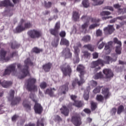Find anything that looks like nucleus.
Instances as JSON below:
<instances>
[{
  "mask_svg": "<svg viewBox=\"0 0 126 126\" xmlns=\"http://www.w3.org/2000/svg\"><path fill=\"white\" fill-rule=\"evenodd\" d=\"M102 94L104 95L106 98H107L108 96L110 95V93H109V89L105 87H102Z\"/></svg>",
  "mask_w": 126,
  "mask_h": 126,
  "instance_id": "aec40b11",
  "label": "nucleus"
},
{
  "mask_svg": "<svg viewBox=\"0 0 126 126\" xmlns=\"http://www.w3.org/2000/svg\"><path fill=\"white\" fill-rule=\"evenodd\" d=\"M103 73H104L107 78H109L110 77H113V72L110 69H105L103 70Z\"/></svg>",
  "mask_w": 126,
  "mask_h": 126,
  "instance_id": "4468645a",
  "label": "nucleus"
},
{
  "mask_svg": "<svg viewBox=\"0 0 126 126\" xmlns=\"http://www.w3.org/2000/svg\"><path fill=\"white\" fill-rule=\"evenodd\" d=\"M91 109L92 110H93V111H94V110H95V109L97 108V103L93 101L91 102Z\"/></svg>",
  "mask_w": 126,
  "mask_h": 126,
  "instance_id": "c756f323",
  "label": "nucleus"
},
{
  "mask_svg": "<svg viewBox=\"0 0 126 126\" xmlns=\"http://www.w3.org/2000/svg\"><path fill=\"white\" fill-rule=\"evenodd\" d=\"M95 27H97V25L94 24V25H92L89 27L90 29H94Z\"/></svg>",
  "mask_w": 126,
  "mask_h": 126,
  "instance_id": "4d7b16f0",
  "label": "nucleus"
},
{
  "mask_svg": "<svg viewBox=\"0 0 126 126\" xmlns=\"http://www.w3.org/2000/svg\"><path fill=\"white\" fill-rule=\"evenodd\" d=\"M104 60H105L106 63H110V62H115L114 60H113L109 56H106L104 58Z\"/></svg>",
  "mask_w": 126,
  "mask_h": 126,
  "instance_id": "cd10ccee",
  "label": "nucleus"
},
{
  "mask_svg": "<svg viewBox=\"0 0 126 126\" xmlns=\"http://www.w3.org/2000/svg\"><path fill=\"white\" fill-rule=\"evenodd\" d=\"M112 16L103 17L102 18L103 20H106V19H109V18H112Z\"/></svg>",
  "mask_w": 126,
  "mask_h": 126,
  "instance_id": "680f3d73",
  "label": "nucleus"
},
{
  "mask_svg": "<svg viewBox=\"0 0 126 126\" xmlns=\"http://www.w3.org/2000/svg\"><path fill=\"white\" fill-rule=\"evenodd\" d=\"M11 48H12V49H16V46L14 45V44L12 43Z\"/></svg>",
  "mask_w": 126,
  "mask_h": 126,
  "instance_id": "774afa93",
  "label": "nucleus"
},
{
  "mask_svg": "<svg viewBox=\"0 0 126 126\" xmlns=\"http://www.w3.org/2000/svg\"><path fill=\"white\" fill-rule=\"evenodd\" d=\"M11 84H12V82H7L4 81V82H2L1 85L4 88H7V87H8V86H10Z\"/></svg>",
  "mask_w": 126,
  "mask_h": 126,
  "instance_id": "412c9836",
  "label": "nucleus"
},
{
  "mask_svg": "<svg viewBox=\"0 0 126 126\" xmlns=\"http://www.w3.org/2000/svg\"><path fill=\"white\" fill-rule=\"evenodd\" d=\"M40 87L42 89H45V88L47 87V84L45 82H43L41 84H40Z\"/></svg>",
  "mask_w": 126,
  "mask_h": 126,
  "instance_id": "c03bdc74",
  "label": "nucleus"
},
{
  "mask_svg": "<svg viewBox=\"0 0 126 126\" xmlns=\"http://www.w3.org/2000/svg\"><path fill=\"white\" fill-rule=\"evenodd\" d=\"M14 96V91H10V94H9V96H8V99L9 101H11V99L13 98Z\"/></svg>",
  "mask_w": 126,
  "mask_h": 126,
  "instance_id": "c85d7f7f",
  "label": "nucleus"
},
{
  "mask_svg": "<svg viewBox=\"0 0 126 126\" xmlns=\"http://www.w3.org/2000/svg\"><path fill=\"white\" fill-rule=\"evenodd\" d=\"M119 63L120 64H126V62H124L121 61H119Z\"/></svg>",
  "mask_w": 126,
  "mask_h": 126,
  "instance_id": "338daca9",
  "label": "nucleus"
},
{
  "mask_svg": "<svg viewBox=\"0 0 126 126\" xmlns=\"http://www.w3.org/2000/svg\"><path fill=\"white\" fill-rule=\"evenodd\" d=\"M54 91H56V90L55 89H47L46 90V94H49L50 96H53V94L54 93Z\"/></svg>",
  "mask_w": 126,
  "mask_h": 126,
  "instance_id": "a878e982",
  "label": "nucleus"
},
{
  "mask_svg": "<svg viewBox=\"0 0 126 126\" xmlns=\"http://www.w3.org/2000/svg\"><path fill=\"white\" fill-rule=\"evenodd\" d=\"M114 43L118 44V45H119V46L116 47V52L117 54H118V55H120L121 53H122L121 52L122 48L121 47H122V42L119 40H118V38H115L114 39Z\"/></svg>",
  "mask_w": 126,
  "mask_h": 126,
  "instance_id": "0eeeda50",
  "label": "nucleus"
},
{
  "mask_svg": "<svg viewBox=\"0 0 126 126\" xmlns=\"http://www.w3.org/2000/svg\"><path fill=\"white\" fill-rule=\"evenodd\" d=\"M93 58L94 59H97L98 57H99V54L97 53L94 52L93 54Z\"/></svg>",
  "mask_w": 126,
  "mask_h": 126,
  "instance_id": "3c124183",
  "label": "nucleus"
},
{
  "mask_svg": "<svg viewBox=\"0 0 126 126\" xmlns=\"http://www.w3.org/2000/svg\"><path fill=\"white\" fill-rule=\"evenodd\" d=\"M82 4L84 7H88V6H89V2L88 1V0H83Z\"/></svg>",
  "mask_w": 126,
  "mask_h": 126,
  "instance_id": "7c9ffc66",
  "label": "nucleus"
},
{
  "mask_svg": "<svg viewBox=\"0 0 126 126\" xmlns=\"http://www.w3.org/2000/svg\"><path fill=\"white\" fill-rule=\"evenodd\" d=\"M36 83V79L30 78L28 80V89L30 91H37V86L34 85Z\"/></svg>",
  "mask_w": 126,
  "mask_h": 126,
  "instance_id": "20e7f679",
  "label": "nucleus"
},
{
  "mask_svg": "<svg viewBox=\"0 0 126 126\" xmlns=\"http://www.w3.org/2000/svg\"><path fill=\"white\" fill-rule=\"evenodd\" d=\"M101 77H102V73L99 72V73L96 74L94 76V79H98L99 78H101Z\"/></svg>",
  "mask_w": 126,
  "mask_h": 126,
  "instance_id": "4c0bfd02",
  "label": "nucleus"
},
{
  "mask_svg": "<svg viewBox=\"0 0 126 126\" xmlns=\"http://www.w3.org/2000/svg\"><path fill=\"white\" fill-rule=\"evenodd\" d=\"M72 123L75 126H79L81 125V119L80 118V116L79 115H74L72 117Z\"/></svg>",
  "mask_w": 126,
  "mask_h": 126,
  "instance_id": "39448f33",
  "label": "nucleus"
},
{
  "mask_svg": "<svg viewBox=\"0 0 126 126\" xmlns=\"http://www.w3.org/2000/svg\"><path fill=\"white\" fill-rule=\"evenodd\" d=\"M89 20H91L92 22H99L100 21L99 19L96 20L94 18H90Z\"/></svg>",
  "mask_w": 126,
  "mask_h": 126,
  "instance_id": "8fccbe9b",
  "label": "nucleus"
},
{
  "mask_svg": "<svg viewBox=\"0 0 126 126\" xmlns=\"http://www.w3.org/2000/svg\"><path fill=\"white\" fill-rule=\"evenodd\" d=\"M62 114L64 115V116H68V113H69V111L68 109L66 108V106H63L62 108L60 109Z\"/></svg>",
  "mask_w": 126,
  "mask_h": 126,
  "instance_id": "2eb2a0df",
  "label": "nucleus"
},
{
  "mask_svg": "<svg viewBox=\"0 0 126 126\" xmlns=\"http://www.w3.org/2000/svg\"><path fill=\"white\" fill-rule=\"evenodd\" d=\"M61 70L63 71L64 75H66L67 73L71 72V68L69 66H67V68H64L63 67H61Z\"/></svg>",
  "mask_w": 126,
  "mask_h": 126,
  "instance_id": "f3484780",
  "label": "nucleus"
},
{
  "mask_svg": "<svg viewBox=\"0 0 126 126\" xmlns=\"http://www.w3.org/2000/svg\"><path fill=\"white\" fill-rule=\"evenodd\" d=\"M84 56L85 57H90V53H88L87 51H85L83 52Z\"/></svg>",
  "mask_w": 126,
  "mask_h": 126,
  "instance_id": "864d4df0",
  "label": "nucleus"
},
{
  "mask_svg": "<svg viewBox=\"0 0 126 126\" xmlns=\"http://www.w3.org/2000/svg\"><path fill=\"white\" fill-rule=\"evenodd\" d=\"M61 37H65V32L62 31L60 33Z\"/></svg>",
  "mask_w": 126,
  "mask_h": 126,
  "instance_id": "603ef678",
  "label": "nucleus"
},
{
  "mask_svg": "<svg viewBox=\"0 0 126 126\" xmlns=\"http://www.w3.org/2000/svg\"><path fill=\"white\" fill-rule=\"evenodd\" d=\"M44 126V124H43L42 122H39V121H37V126Z\"/></svg>",
  "mask_w": 126,
  "mask_h": 126,
  "instance_id": "052dcab7",
  "label": "nucleus"
},
{
  "mask_svg": "<svg viewBox=\"0 0 126 126\" xmlns=\"http://www.w3.org/2000/svg\"><path fill=\"white\" fill-rule=\"evenodd\" d=\"M105 9H109V10H111V11H113V10H114V9L113 8V7H110V6L105 7Z\"/></svg>",
  "mask_w": 126,
  "mask_h": 126,
  "instance_id": "bf43d9fd",
  "label": "nucleus"
},
{
  "mask_svg": "<svg viewBox=\"0 0 126 126\" xmlns=\"http://www.w3.org/2000/svg\"><path fill=\"white\" fill-rule=\"evenodd\" d=\"M84 66L82 65H79L77 67V70L80 72L81 75H83V74L85 73V72H84Z\"/></svg>",
  "mask_w": 126,
  "mask_h": 126,
  "instance_id": "6ab92c4d",
  "label": "nucleus"
},
{
  "mask_svg": "<svg viewBox=\"0 0 126 126\" xmlns=\"http://www.w3.org/2000/svg\"><path fill=\"white\" fill-rule=\"evenodd\" d=\"M100 90H101V87H97L94 90V93L97 94V93L100 92Z\"/></svg>",
  "mask_w": 126,
  "mask_h": 126,
  "instance_id": "37998d69",
  "label": "nucleus"
},
{
  "mask_svg": "<svg viewBox=\"0 0 126 126\" xmlns=\"http://www.w3.org/2000/svg\"><path fill=\"white\" fill-rule=\"evenodd\" d=\"M60 28H61V23L58 22L55 25V29L58 31Z\"/></svg>",
  "mask_w": 126,
  "mask_h": 126,
  "instance_id": "79ce46f5",
  "label": "nucleus"
},
{
  "mask_svg": "<svg viewBox=\"0 0 126 126\" xmlns=\"http://www.w3.org/2000/svg\"><path fill=\"white\" fill-rule=\"evenodd\" d=\"M71 99H72V100H73V101H74V106H75L76 107H77L78 108H80V107H82V105H83V104L82 103V102H81V101H75V99H76V96L71 95Z\"/></svg>",
  "mask_w": 126,
  "mask_h": 126,
  "instance_id": "9b49d317",
  "label": "nucleus"
},
{
  "mask_svg": "<svg viewBox=\"0 0 126 126\" xmlns=\"http://www.w3.org/2000/svg\"><path fill=\"white\" fill-rule=\"evenodd\" d=\"M75 55L77 58V61L75 62V63L79 62V59L78 58V54H79V49L78 48H75Z\"/></svg>",
  "mask_w": 126,
  "mask_h": 126,
  "instance_id": "b1692460",
  "label": "nucleus"
},
{
  "mask_svg": "<svg viewBox=\"0 0 126 126\" xmlns=\"http://www.w3.org/2000/svg\"><path fill=\"white\" fill-rule=\"evenodd\" d=\"M112 44L113 42L110 41L108 43L107 45H105L104 51H106L105 53H106V54H110V53L111 52V50L110 49V48L112 47Z\"/></svg>",
  "mask_w": 126,
  "mask_h": 126,
  "instance_id": "dca6fc26",
  "label": "nucleus"
},
{
  "mask_svg": "<svg viewBox=\"0 0 126 126\" xmlns=\"http://www.w3.org/2000/svg\"><path fill=\"white\" fill-rule=\"evenodd\" d=\"M92 0L94 2V3L93 4L94 5H98L99 4H102V3L104 2V0H102L99 2H97V0Z\"/></svg>",
  "mask_w": 126,
  "mask_h": 126,
  "instance_id": "f704fd0d",
  "label": "nucleus"
},
{
  "mask_svg": "<svg viewBox=\"0 0 126 126\" xmlns=\"http://www.w3.org/2000/svg\"><path fill=\"white\" fill-rule=\"evenodd\" d=\"M111 14V12L109 11H102L100 15H102V16H105V15H110Z\"/></svg>",
  "mask_w": 126,
  "mask_h": 126,
  "instance_id": "ea45409f",
  "label": "nucleus"
},
{
  "mask_svg": "<svg viewBox=\"0 0 126 126\" xmlns=\"http://www.w3.org/2000/svg\"><path fill=\"white\" fill-rule=\"evenodd\" d=\"M0 6H13V5L10 3L9 0H4L0 2Z\"/></svg>",
  "mask_w": 126,
  "mask_h": 126,
  "instance_id": "ddd939ff",
  "label": "nucleus"
},
{
  "mask_svg": "<svg viewBox=\"0 0 126 126\" xmlns=\"http://www.w3.org/2000/svg\"><path fill=\"white\" fill-rule=\"evenodd\" d=\"M88 25H89V23L87 22L84 23L83 25H82L81 29H83V30H86V28L88 27Z\"/></svg>",
  "mask_w": 126,
  "mask_h": 126,
  "instance_id": "58836bf2",
  "label": "nucleus"
},
{
  "mask_svg": "<svg viewBox=\"0 0 126 126\" xmlns=\"http://www.w3.org/2000/svg\"><path fill=\"white\" fill-rule=\"evenodd\" d=\"M91 39V37H90V36L87 35L86 36H84L82 38V41H84V42H89Z\"/></svg>",
  "mask_w": 126,
  "mask_h": 126,
  "instance_id": "473e14b6",
  "label": "nucleus"
},
{
  "mask_svg": "<svg viewBox=\"0 0 126 126\" xmlns=\"http://www.w3.org/2000/svg\"><path fill=\"white\" fill-rule=\"evenodd\" d=\"M30 98L32 99V101L35 102V104L34 107V110L36 114H41L43 111V107L41 106V104L37 103L36 101L34 99L35 96L33 94L30 95Z\"/></svg>",
  "mask_w": 126,
  "mask_h": 126,
  "instance_id": "f03ea898",
  "label": "nucleus"
},
{
  "mask_svg": "<svg viewBox=\"0 0 126 126\" xmlns=\"http://www.w3.org/2000/svg\"><path fill=\"white\" fill-rule=\"evenodd\" d=\"M102 35V31L100 30H98L96 31V36H101Z\"/></svg>",
  "mask_w": 126,
  "mask_h": 126,
  "instance_id": "de8ad7c7",
  "label": "nucleus"
},
{
  "mask_svg": "<svg viewBox=\"0 0 126 126\" xmlns=\"http://www.w3.org/2000/svg\"><path fill=\"white\" fill-rule=\"evenodd\" d=\"M115 29L113 26H108L107 27L104 28V31L106 34H112L114 32Z\"/></svg>",
  "mask_w": 126,
  "mask_h": 126,
  "instance_id": "f8f14e48",
  "label": "nucleus"
},
{
  "mask_svg": "<svg viewBox=\"0 0 126 126\" xmlns=\"http://www.w3.org/2000/svg\"><path fill=\"white\" fill-rule=\"evenodd\" d=\"M33 52L34 53H36V54H38V53H40V52H42L41 49H39L38 48L35 47L32 49Z\"/></svg>",
  "mask_w": 126,
  "mask_h": 126,
  "instance_id": "a19ab883",
  "label": "nucleus"
},
{
  "mask_svg": "<svg viewBox=\"0 0 126 126\" xmlns=\"http://www.w3.org/2000/svg\"><path fill=\"white\" fill-rule=\"evenodd\" d=\"M73 18L75 21H77V20L79 19V14H78V12L75 11L73 12Z\"/></svg>",
  "mask_w": 126,
  "mask_h": 126,
  "instance_id": "5701e85b",
  "label": "nucleus"
},
{
  "mask_svg": "<svg viewBox=\"0 0 126 126\" xmlns=\"http://www.w3.org/2000/svg\"><path fill=\"white\" fill-rule=\"evenodd\" d=\"M25 63L26 65V68L23 70L22 72V76H19V78L20 79H22V78H24L26 76L29 74V71H28V65H32V63L30 61V59H28L25 61Z\"/></svg>",
  "mask_w": 126,
  "mask_h": 126,
  "instance_id": "7ed1b4c3",
  "label": "nucleus"
},
{
  "mask_svg": "<svg viewBox=\"0 0 126 126\" xmlns=\"http://www.w3.org/2000/svg\"><path fill=\"white\" fill-rule=\"evenodd\" d=\"M84 111L87 114H90L91 113V111H90V109H85L84 110Z\"/></svg>",
  "mask_w": 126,
  "mask_h": 126,
  "instance_id": "13d9d810",
  "label": "nucleus"
},
{
  "mask_svg": "<svg viewBox=\"0 0 126 126\" xmlns=\"http://www.w3.org/2000/svg\"><path fill=\"white\" fill-rule=\"evenodd\" d=\"M15 69V64H13L10 65L7 69L5 70L4 75H7V74H10L11 71H14Z\"/></svg>",
  "mask_w": 126,
  "mask_h": 126,
  "instance_id": "9d476101",
  "label": "nucleus"
},
{
  "mask_svg": "<svg viewBox=\"0 0 126 126\" xmlns=\"http://www.w3.org/2000/svg\"><path fill=\"white\" fill-rule=\"evenodd\" d=\"M51 67H52V64L51 63H48L43 65V69H44L45 71H49Z\"/></svg>",
  "mask_w": 126,
  "mask_h": 126,
  "instance_id": "4be33fe9",
  "label": "nucleus"
},
{
  "mask_svg": "<svg viewBox=\"0 0 126 126\" xmlns=\"http://www.w3.org/2000/svg\"><path fill=\"white\" fill-rule=\"evenodd\" d=\"M80 77L81 78V75H80ZM84 82H85V81H84V80H83L81 78V81H78V80L76 79L75 80V81L73 82L72 86H73V87H74V86H75L76 83H77L79 86H80L82 84H83V83H84Z\"/></svg>",
  "mask_w": 126,
  "mask_h": 126,
  "instance_id": "a211bd4d",
  "label": "nucleus"
},
{
  "mask_svg": "<svg viewBox=\"0 0 126 126\" xmlns=\"http://www.w3.org/2000/svg\"><path fill=\"white\" fill-rule=\"evenodd\" d=\"M114 7L115 8H117V9H120V7H121V5L119 4H116L114 5Z\"/></svg>",
  "mask_w": 126,
  "mask_h": 126,
  "instance_id": "6e6d98bb",
  "label": "nucleus"
},
{
  "mask_svg": "<svg viewBox=\"0 0 126 126\" xmlns=\"http://www.w3.org/2000/svg\"><path fill=\"white\" fill-rule=\"evenodd\" d=\"M23 105L26 107V108H28L29 109H30V105L28 104H25V102L23 103Z\"/></svg>",
  "mask_w": 126,
  "mask_h": 126,
  "instance_id": "0e129e2a",
  "label": "nucleus"
},
{
  "mask_svg": "<svg viewBox=\"0 0 126 126\" xmlns=\"http://www.w3.org/2000/svg\"><path fill=\"white\" fill-rule=\"evenodd\" d=\"M5 55H6V51L3 49H1L0 51V60L1 61H5V62L9 61L10 58L8 57L5 58Z\"/></svg>",
  "mask_w": 126,
  "mask_h": 126,
  "instance_id": "6e6552de",
  "label": "nucleus"
},
{
  "mask_svg": "<svg viewBox=\"0 0 126 126\" xmlns=\"http://www.w3.org/2000/svg\"><path fill=\"white\" fill-rule=\"evenodd\" d=\"M117 19H120V20H123V19H125V17H118L116 19H113V20H111L110 21V23H114L116 22V21L117 20Z\"/></svg>",
  "mask_w": 126,
  "mask_h": 126,
  "instance_id": "72a5a7b5",
  "label": "nucleus"
},
{
  "mask_svg": "<svg viewBox=\"0 0 126 126\" xmlns=\"http://www.w3.org/2000/svg\"><path fill=\"white\" fill-rule=\"evenodd\" d=\"M84 47L86 48L90 51H91V52H93V51H94V48H93L92 46H91L90 44L84 45Z\"/></svg>",
  "mask_w": 126,
  "mask_h": 126,
  "instance_id": "2f4dec72",
  "label": "nucleus"
},
{
  "mask_svg": "<svg viewBox=\"0 0 126 126\" xmlns=\"http://www.w3.org/2000/svg\"><path fill=\"white\" fill-rule=\"evenodd\" d=\"M103 99V96L101 95H98L96 96V100H97V101H102Z\"/></svg>",
  "mask_w": 126,
  "mask_h": 126,
  "instance_id": "49530a36",
  "label": "nucleus"
},
{
  "mask_svg": "<svg viewBox=\"0 0 126 126\" xmlns=\"http://www.w3.org/2000/svg\"><path fill=\"white\" fill-rule=\"evenodd\" d=\"M124 106L123 105H120L118 109V111H117V113L118 114H121V113H122V112H123V111H124Z\"/></svg>",
  "mask_w": 126,
  "mask_h": 126,
  "instance_id": "e433bc0d",
  "label": "nucleus"
},
{
  "mask_svg": "<svg viewBox=\"0 0 126 126\" xmlns=\"http://www.w3.org/2000/svg\"><path fill=\"white\" fill-rule=\"evenodd\" d=\"M51 34H52V35H54V36H57V34H58V33H59V31H57V30L56 29H50L49 30Z\"/></svg>",
  "mask_w": 126,
  "mask_h": 126,
  "instance_id": "bb28decb",
  "label": "nucleus"
},
{
  "mask_svg": "<svg viewBox=\"0 0 126 126\" xmlns=\"http://www.w3.org/2000/svg\"><path fill=\"white\" fill-rule=\"evenodd\" d=\"M91 83L93 86H97V82L94 81H91Z\"/></svg>",
  "mask_w": 126,
  "mask_h": 126,
  "instance_id": "5fc2aeb1",
  "label": "nucleus"
},
{
  "mask_svg": "<svg viewBox=\"0 0 126 126\" xmlns=\"http://www.w3.org/2000/svg\"><path fill=\"white\" fill-rule=\"evenodd\" d=\"M61 45H66V46H68L69 42L65 38H62L60 42Z\"/></svg>",
  "mask_w": 126,
  "mask_h": 126,
  "instance_id": "393cba45",
  "label": "nucleus"
},
{
  "mask_svg": "<svg viewBox=\"0 0 126 126\" xmlns=\"http://www.w3.org/2000/svg\"><path fill=\"white\" fill-rule=\"evenodd\" d=\"M117 112V109L116 108H113L112 110V113L113 114H116V112Z\"/></svg>",
  "mask_w": 126,
  "mask_h": 126,
  "instance_id": "69168bd1",
  "label": "nucleus"
},
{
  "mask_svg": "<svg viewBox=\"0 0 126 126\" xmlns=\"http://www.w3.org/2000/svg\"><path fill=\"white\" fill-rule=\"evenodd\" d=\"M84 97L85 100H88L89 98V92L88 91H86L84 94Z\"/></svg>",
  "mask_w": 126,
  "mask_h": 126,
  "instance_id": "c9c22d12",
  "label": "nucleus"
},
{
  "mask_svg": "<svg viewBox=\"0 0 126 126\" xmlns=\"http://www.w3.org/2000/svg\"><path fill=\"white\" fill-rule=\"evenodd\" d=\"M29 34L31 38H39V37H41L42 36V33L40 32H39L37 30H33L32 31H30L29 32Z\"/></svg>",
  "mask_w": 126,
  "mask_h": 126,
  "instance_id": "423d86ee",
  "label": "nucleus"
},
{
  "mask_svg": "<svg viewBox=\"0 0 126 126\" xmlns=\"http://www.w3.org/2000/svg\"><path fill=\"white\" fill-rule=\"evenodd\" d=\"M52 5V3L51 2H48V3L46 5V7H51Z\"/></svg>",
  "mask_w": 126,
  "mask_h": 126,
  "instance_id": "e2e57ef3",
  "label": "nucleus"
},
{
  "mask_svg": "<svg viewBox=\"0 0 126 126\" xmlns=\"http://www.w3.org/2000/svg\"><path fill=\"white\" fill-rule=\"evenodd\" d=\"M60 89H62L63 91V90H65V91H67V90H68V87L67 86H63V87H61Z\"/></svg>",
  "mask_w": 126,
  "mask_h": 126,
  "instance_id": "a18cd8bd",
  "label": "nucleus"
},
{
  "mask_svg": "<svg viewBox=\"0 0 126 126\" xmlns=\"http://www.w3.org/2000/svg\"><path fill=\"white\" fill-rule=\"evenodd\" d=\"M104 45L105 43L104 42H102L99 45L98 48V49H99V50H101V49H103Z\"/></svg>",
  "mask_w": 126,
  "mask_h": 126,
  "instance_id": "09e8293b",
  "label": "nucleus"
},
{
  "mask_svg": "<svg viewBox=\"0 0 126 126\" xmlns=\"http://www.w3.org/2000/svg\"><path fill=\"white\" fill-rule=\"evenodd\" d=\"M100 64L103 66L104 62H103L101 59H98L97 61L93 62L91 63V67L92 68H94V67H96V66H98V65H100Z\"/></svg>",
  "mask_w": 126,
  "mask_h": 126,
  "instance_id": "1a4fd4ad",
  "label": "nucleus"
},
{
  "mask_svg": "<svg viewBox=\"0 0 126 126\" xmlns=\"http://www.w3.org/2000/svg\"><path fill=\"white\" fill-rule=\"evenodd\" d=\"M23 22H24V20L22 19L19 26L16 28L17 32H22V31H24V30L31 27V24H30V23H26L23 25Z\"/></svg>",
  "mask_w": 126,
  "mask_h": 126,
  "instance_id": "f257e3e1",
  "label": "nucleus"
}]
</instances>
